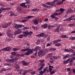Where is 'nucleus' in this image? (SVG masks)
<instances>
[{"label": "nucleus", "mask_w": 75, "mask_h": 75, "mask_svg": "<svg viewBox=\"0 0 75 75\" xmlns=\"http://www.w3.org/2000/svg\"><path fill=\"white\" fill-rule=\"evenodd\" d=\"M48 52V49H47L45 50V51L42 50L40 51V52L38 53V55H39L40 57H42L45 55V54L47 53Z\"/></svg>", "instance_id": "nucleus-1"}, {"label": "nucleus", "mask_w": 75, "mask_h": 75, "mask_svg": "<svg viewBox=\"0 0 75 75\" xmlns=\"http://www.w3.org/2000/svg\"><path fill=\"white\" fill-rule=\"evenodd\" d=\"M23 33L24 34V37H27V35H31L32 34L33 32L31 31L28 32V31H26L23 32Z\"/></svg>", "instance_id": "nucleus-2"}, {"label": "nucleus", "mask_w": 75, "mask_h": 75, "mask_svg": "<svg viewBox=\"0 0 75 75\" xmlns=\"http://www.w3.org/2000/svg\"><path fill=\"white\" fill-rule=\"evenodd\" d=\"M38 37H43L44 38H47V35H45V33H42L40 34H39L38 35Z\"/></svg>", "instance_id": "nucleus-3"}, {"label": "nucleus", "mask_w": 75, "mask_h": 75, "mask_svg": "<svg viewBox=\"0 0 75 75\" xmlns=\"http://www.w3.org/2000/svg\"><path fill=\"white\" fill-rule=\"evenodd\" d=\"M15 58H14L13 59H7L6 60V61L7 62H10L11 63H13L15 62V61H16L17 60V59Z\"/></svg>", "instance_id": "nucleus-4"}, {"label": "nucleus", "mask_w": 75, "mask_h": 75, "mask_svg": "<svg viewBox=\"0 0 75 75\" xmlns=\"http://www.w3.org/2000/svg\"><path fill=\"white\" fill-rule=\"evenodd\" d=\"M10 50H11V48L10 47H7L2 49V51H10Z\"/></svg>", "instance_id": "nucleus-5"}, {"label": "nucleus", "mask_w": 75, "mask_h": 75, "mask_svg": "<svg viewBox=\"0 0 75 75\" xmlns=\"http://www.w3.org/2000/svg\"><path fill=\"white\" fill-rule=\"evenodd\" d=\"M17 10L18 11L20 14H22L23 13V10L20 7H18L17 8Z\"/></svg>", "instance_id": "nucleus-6"}, {"label": "nucleus", "mask_w": 75, "mask_h": 75, "mask_svg": "<svg viewBox=\"0 0 75 75\" xmlns=\"http://www.w3.org/2000/svg\"><path fill=\"white\" fill-rule=\"evenodd\" d=\"M25 4H26V3H22L20 4V6L21 7H23L24 8H27V6L25 5Z\"/></svg>", "instance_id": "nucleus-7"}, {"label": "nucleus", "mask_w": 75, "mask_h": 75, "mask_svg": "<svg viewBox=\"0 0 75 75\" xmlns=\"http://www.w3.org/2000/svg\"><path fill=\"white\" fill-rule=\"evenodd\" d=\"M22 64H23V65L24 66H27L28 65H29V63L26 62L24 61H23L21 62Z\"/></svg>", "instance_id": "nucleus-8"}, {"label": "nucleus", "mask_w": 75, "mask_h": 75, "mask_svg": "<svg viewBox=\"0 0 75 75\" xmlns=\"http://www.w3.org/2000/svg\"><path fill=\"white\" fill-rule=\"evenodd\" d=\"M7 35L10 38H13V35L11 33H7Z\"/></svg>", "instance_id": "nucleus-9"}, {"label": "nucleus", "mask_w": 75, "mask_h": 75, "mask_svg": "<svg viewBox=\"0 0 75 75\" xmlns=\"http://www.w3.org/2000/svg\"><path fill=\"white\" fill-rule=\"evenodd\" d=\"M38 18H37L34 20L33 23L35 24H38Z\"/></svg>", "instance_id": "nucleus-10"}, {"label": "nucleus", "mask_w": 75, "mask_h": 75, "mask_svg": "<svg viewBox=\"0 0 75 75\" xmlns=\"http://www.w3.org/2000/svg\"><path fill=\"white\" fill-rule=\"evenodd\" d=\"M68 13L69 14H71L72 13H74V10H72L71 9V8H69L68 9Z\"/></svg>", "instance_id": "nucleus-11"}, {"label": "nucleus", "mask_w": 75, "mask_h": 75, "mask_svg": "<svg viewBox=\"0 0 75 75\" xmlns=\"http://www.w3.org/2000/svg\"><path fill=\"white\" fill-rule=\"evenodd\" d=\"M60 11H61V13H59L58 14V15H61L62 14L64 13V12H63V11H64V9L62 8H60L59 9Z\"/></svg>", "instance_id": "nucleus-12"}, {"label": "nucleus", "mask_w": 75, "mask_h": 75, "mask_svg": "<svg viewBox=\"0 0 75 75\" xmlns=\"http://www.w3.org/2000/svg\"><path fill=\"white\" fill-rule=\"evenodd\" d=\"M49 72V71L48 70V69H47V67H46L44 69V71H43L44 73L45 74H47V73Z\"/></svg>", "instance_id": "nucleus-13"}, {"label": "nucleus", "mask_w": 75, "mask_h": 75, "mask_svg": "<svg viewBox=\"0 0 75 75\" xmlns=\"http://www.w3.org/2000/svg\"><path fill=\"white\" fill-rule=\"evenodd\" d=\"M55 2L54 1H53V2H51V4H50V6H52V7H55L56 6H55Z\"/></svg>", "instance_id": "nucleus-14"}, {"label": "nucleus", "mask_w": 75, "mask_h": 75, "mask_svg": "<svg viewBox=\"0 0 75 75\" xmlns=\"http://www.w3.org/2000/svg\"><path fill=\"white\" fill-rule=\"evenodd\" d=\"M8 25H9V24H8L4 23V24H2V27H4V28H7V26H8Z\"/></svg>", "instance_id": "nucleus-15"}, {"label": "nucleus", "mask_w": 75, "mask_h": 75, "mask_svg": "<svg viewBox=\"0 0 75 75\" xmlns=\"http://www.w3.org/2000/svg\"><path fill=\"white\" fill-rule=\"evenodd\" d=\"M30 53H32V51H28L25 53L24 54L25 55H29Z\"/></svg>", "instance_id": "nucleus-16"}, {"label": "nucleus", "mask_w": 75, "mask_h": 75, "mask_svg": "<svg viewBox=\"0 0 75 75\" xmlns=\"http://www.w3.org/2000/svg\"><path fill=\"white\" fill-rule=\"evenodd\" d=\"M69 61H70V59H69V58L67 59L66 61H64L63 62V63L64 64H68V63L69 62Z\"/></svg>", "instance_id": "nucleus-17"}, {"label": "nucleus", "mask_w": 75, "mask_h": 75, "mask_svg": "<svg viewBox=\"0 0 75 75\" xmlns=\"http://www.w3.org/2000/svg\"><path fill=\"white\" fill-rule=\"evenodd\" d=\"M61 41V40H54L53 41V44H56L59 42H60Z\"/></svg>", "instance_id": "nucleus-18"}, {"label": "nucleus", "mask_w": 75, "mask_h": 75, "mask_svg": "<svg viewBox=\"0 0 75 75\" xmlns=\"http://www.w3.org/2000/svg\"><path fill=\"white\" fill-rule=\"evenodd\" d=\"M69 59H70V60H71V62H73L75 60V57H72L71 58H69Z\"/></svg>", "instance_id": "nucleus-19"}, {"label": "nucleus", "mask_w": 75, "mask_h": 75, "mask_svg": "<svg viewBox=\"0 0 75 75\" xmlns=\"http://www.w3.org/2000/svg\"><path fill=\"white\" fill-rule=\"evenodd\" d=\"M42 28H47V24H45L43 25L42 26Z\"/></svg>", "instance_id": "nucleus-20"}, {"label": "nucleus", "mask_w": 75, "mask_h": 75, "mask_svg": "<svg viewBox=\"0 0 75 75\" xmlns=\"http://www.w3.org/2000/svg\"><path fill=\"white\" fill-rule=\"evenodd\" d=\"M18 72L19 74H21V72L23 71V70L21 69H19L18 70Z\"/></svg>", "instance_id": "nucleus-21"}, {"label": "nucleus", "mask_w": 75, "mask_h": 75, "mask_svg": "<svg viewBox=\"0 0 75 75\" xmlns=\"http://www.w3.org/2000/svg\"><path fill=\"white\" fill-rule=\"evenodd\" d=\"M58 13H54L51 16V17H52V16H53L54 17H55V16H58Z\"/></svg>", "instance_id": "nucleus-22"}, {"label": "nucleus", "mask_w": 75, "mask_h": 75, "mask_svg": "<svg viewBox=\"0 0 75 75\" xmlns=\"http://www.w3.org/2000/svg\"><path fill=\"white\" fill-rule=\"evenodd\" d=\"M25 51H32V50L31 49H30L29 47H28L26 49H25Z\"/></svg>", "instance_id": "nucleus-23"}, {"label": "nucleus", "mask_w": 75, "mask_h": 75, "mask_svg": "<svg viewBox=\"0 0 75 75\" xmlns=\"http://www.w3.org/2000/svg\"><path fill=\"white\" fill-rule=\"evenodd\" d=\"M11 68H9V69H1V71H2V72L3 71H6L7 70H10V69H11Z\"/></svg>", "instance_id": "nucleus-24"}, {"label": "nucleus", "mask_w": 75, "mask_h": 75, "mask_svg": "<svg viewBox=\"0 0 75 75\" xmlns=\"http://www.w3.org/2000/svg\"><path fill=\"white\" fill-rule=\"evenodd\" d=\"M16 59H19V58H20V54H18V55L16 57H14Z\"/></svg>", "instance_id": "nucleus-25"}, {"label": "nucleus", "mask_w": 75, "mask_h": 75, "mask_svg": "<svg viewBox=\"0 0 75 75\" xmlns=\"http://www.w3.org/2000/svg\"><path fill=\"white\" fill-rule=\"evenodd\" d=\"M44 74V71H41L38 74V75H43Z\"/></svg>", "instance_id": "nucleus-26"}, {"label": "nucleus", "mask_w": 75, "mask_h": 75, "mask_svg": "<svg viewBox=\"0 0 75 75\" xmlns=\"http://www.w3.org/2000/svg\"><path fill=\"white\" fill-rule=\"evenodd\" d=\"M25 72L27 73V72H30V71H32L33 70L32 69H29L27 70H24Z\"/></svg>", "instance_id": "nucleus-27"}, {"label": "nucleus", "mask_w": 75, "mask_h": 75, "mask_svg": "<svg viewBox=\"0 0 75 75\" xmlns=\"http://www.w3.org/2000/svg\"><path fill=\"white\" fill-rule=\"evenodd\" d=\"M52 17V18H55V20H56V21H57L58 19V18H57V17L55 16H52V17Z\"/></svg>", "instance_id": "nucleus-28"}, {"label": "nucleus", "mask_w": 75, "mask_h": 75, "mask_svg": "<svg viewBox=\"0 0 75 75\" xmlns=\"http://www.w3.org/2000/svg\"><path fill=\"white\" fill-rule=\"evenodd\" d=\"M49 67L50 68L49 69L50 70V72H51V71L52 70V69H51V68H54V67L52 66H49Z\"/></svg>", "instance_id": "nucleus-29"}, {"label": "nucleus", "mask_w": 75, "mask_h": 75, "mask_svg": "<svg viewBox=\"0 0 75 75\" xmlns=\"http://www.w3.org/2000/svg\"><path fill=\"white\" fill-rule=\"evenodd\" d=\"M11 9V8H4L3 10H10Z\"/></svg>", "instance_id": "nucleus-30"}, {"label": "nucleus", "mask_w": 75, "mask_h": 75, "mask_svg": "<svg viewBox=\"0 0 75 75\" xmlns=\"http://www.w3.org/2000/svg\"><path fill=\"white\" fill-rule=\"evenodd\" d=\"M69 56V54H67L66 56H64V57H63V58L64 59H65L66 58H67V57H68Z\"/></svg>", "instance_id": "nucleus-31"}, {"label": "nucleus", "mask_w": 75, "mask_h": 75, "mask_svg": "<svg viewBox=\"0 0 75 75\" xmlns=\"http://www.w3.org/2000/svg\"><path fill=\"white\" fill-rule=\"evenodd\" d=\"M54 27V26H51V25H49L48 26V29H50V28H51L52 27Z\"/></svg>", "instance_id": "nucleus-32"}, {"label": "nucleus", "mask_w": 75, "mask_h": 75, "mask_svg": "<svg viewBox=\"0 0 75 75\" xmlns=\"http://www.w3.org/2000/svg\"><path fill=\"white\" fill-rule=\"evenodd\" d=\"M34 16H29L28 17H27V18H28V19H30V18H33V17H34Z\"/></svg>", "instance_id": "nucleus-33"}, {"label": "nucleus", "mask_w": 75, "mask_h": 75, "mask_svg": "<svg viewBox=\"0 0 75 75\" xmlns=\"http://www.w3.org/2000/svg\"><path fill=\"white\" fill-rule=\"evenodd\" d=\"M69 65L70 66H72L73 65H72V63L73 62H71V60H70L69 61Z\"/></svg>", "instance_id": "nucleus-34"}, {"label": "nucleus", "mask_w": 75, "mask_h": 75, "mask_svg": "<svg viewBox=\"0 0 75 75\" xmlns=\"http://www.w3.org/2000/svg\"><path fill=\"white\" fill-rule=\"evenodd\" d=\"M13 26L15 28H17V25H16V24H12Z\"/></svg>", "instance_id": "nucleus-35"}, {"label": "nucleus", "mask_w": 75, "mask_h": 75, "mask_svg": "<svg viewBox=\"0 0 75 75\" xmlns=\"http://www.w3.org/2000/svg\"><path fill=\"white\" fill-rule=\"evenodd\" d=\"M4 65L5 66H11V64H7V63H5L4 64Z\"/></svg>", "instance_id": "nucleus-36"}, {"label": "nucleus", "mask_w": 75, "mask_h": 75, "mask_svg": "<svg viewBox=\"0 0 75 75\" xmlns=\"http://www.w3.org/2000/svg\"><path fill=\"white\" fill-rule=\"evenodd\" d=\"M24 35H21L19 36L18 38H23V36H24Z\"/></svg>", "instance_id": "nucleus-37"}, {"label": "nucleus", "mask_w": 75, "mask_h": 75, "mask_svg": "<svg viewBox=\"0 0 75 75\" xmlns=\"http://www.w3.org/2000/svg\"><path fill=\"white\" fill-rule=\"evenodd\" d=\"M61 45L60 43H58L55 45L57 47H59V46H61Z\"/></svg>", "instance_id": "nucleus-38"}, {"label": "nucleus", "mask_w": 75, "mask_h": 75, "mask_svg": "<svg viewBox=\"0 0 75 75\" xmlns=\"http://www.w3.org/2000/svg\"><path fill=\"white\" fill-rule=\"evenodd\" d=\"M26 1V4H30V1L29 0H25Z\"/></svg>", "instance_id": "nucleus-39"}, {"label": "nucleus", "mask_w": 75, "mask_h": 75, "mask_svg": "<svg viewBox=\"0 0 75 75\" xmlns=\"http://www.w3.org/2000/svg\"><path fill=\"white\" fill-rule=\"evenodd\" d=\"M22 27V25H17V28H21Z\"/></svg>", "instance_id": "nucleus-40"}, {"label": "nucleus", "mask_w": 75, "mask_h": 75, "mask_svg": "<svg viewBox=\"0 0 75 75\" xmlns=\"http://www.w3.org/2000/svg\"><path fill=\"white\" fill-rule=\"evenodd\" d=\"M28 21V19H26L25 20H23L22 21V23H24V22H25L26 21Z\"/></svg>", "instance_id": "nucleus-41"}, {"label": "nucleus", "mask_w": 75, "mask_h": 75, "mask_svg": "<svg viewBox=\"0 0 75 75\" xmlns=\"http://www.w3.org/2000/svg\"><path fill=\"white\" fill-rule=\"evenodd\" d=\"M20 68V66H16L15 67L16 70Z\"/></svg>", "instance_id": "nucleus-42"}, {"label": "nucleus", "mask_w": 75, "mask_h": 75, "mask_svg": "<svg viewBox=\"0 0 75 75\" xmlns=\"http://www.w3.org/2000/svg\"><path fill=\"white\" fill-rule=\"evenodd\" d=\"M65 21L69 22V18L64 19V20L63 21Z\"/></svg>", "instance_id": "nucleus-43"}, {"label": "nucleus", "mask_w": 75, "mask_h": 75, "mask_svg": "<svg viewBox=\"0 0 75 75\" xmlns=\"http://www.w3.org/2000/svg\"><path fill=\"white\" fill-rule=\"evenodd\" d=\"M45 62V61L44 60H40L39 61V62L40 63H43L44 62Z\"/></svg>", "instance_id": "nucleus-44"}, {"label": "nucleus", "mask_w": 75, "mask_h": 75, "mask_svg": "<svg viewBox=\"0 0 75 75\" xmlns=\"http://www.w3.org/2000/svg\"><path fill=\"white\" fill-rule=\"evenodd\" d=\"M66 37H67V35H62L61 36V38H66Z\"/></svg>", "instance_id": "nucleus-45"}, {"label": "nucleus", "mask_w": 75, "mask_h": 75, "mask_svg": "<svg viewBox=\"0 0 75 75\" xmlns=\"http://www.w3.org/2000/svg\"><path fill=\"white\" fill-rule=\"evenodd\" d=\"M11 54L12 55H16V52H13L11 53Z\"/></svg>", "instance_id": "nucleus-46"}, {"label": "nucleus", "mask_w": 75, "mask_h": 75, "mask_svg": "<svg viewBox=\"0 0 75 75\" xmlns=\"http://www.w3.org/2000/svg\"><path fill=\"white\" fill-rule=\"evenodd\" d=\"M55 72H56V71L55 70H53L52 72H50V74H53L55 73Z\"/></svg>", "instance_id": "nucleus-47"}, {"label": "nucleus", "mask_w": 75, "mask_h": 75, "mask_svg": "<svg viewBox=\"0 0 75 75\" xmlns=\"http://www.w3.org/2000/svg\"><path fill=\"white\" fill-rule=\"evenodd\" d=\"M6 41H11V39H10V38H8L6 39Z\"/></svg>", "instance_id": "nucleus-48"}, {"label": "nucleus", "mask_w": 75, "mask_h": 75, "mask_svg": "<svg viewBox=\"0 0 75 75\" xmlns=\"http://www.w3.org/2000/svg\"><path fill=\"white\" fill-rule=\"evenodd\" d=\"M17 31L18 34H20L21 33V30L20 29H18L17 30Z\"/></svg>", "instance_id": "nucleus-49"}, {"label": "nucleus", "mask_w": 75, "mask_h": 75, "mask_svg": "<svg viewBox=\"0 0 75 75\" xmlns=\"http://www.w3.org/2000/svg\"><path fill=\"white\" fill-rule=\"evenodd\" d=\"M59 30L61 31H64V28H62L61 29H60Z\"/></svg>", "instance_id": "nucleus-50"}, {"label": "nucleus", "mask_w": 75, "mask_h": 75, "mask_svg": "<svg viewBox=\"0 0 75 75\" xmlns=\"http://www.w3.org/2000/svg\"><path fill=\"white\" fill-rule=\"evenodd\" d=\"M43 68V67H40L39 69H38L39 71H41Z\"/></svg>", "instance_id": "nucleus-51"}, {"label": "nucleus", "mask_w": 75, "mask_h": 75, "mask_svg": "<svg viewBox=\"0 0 75 75\" xmlns=\"http://www.w3.org/2000/svg\"><path fill=\"white\" fill-rule=\"evenodd\" d=\"M51 2H49L46 3V4L48 5H51Z\"/></svg>", "instance_id": "nucleus-52"}, {"label": "nucleus", "mask_w": 75, "mask_h": 75, "mask_svg": "<svg viewBox=\"0 0 75 75\" xmlns=\"http://www.w3.org/2000/svg\"><path fill=\"white\" fill-rule=\"evenodd\" d=\"M64 51H65V52H70V51L69 50L67 49H65Z\"/></svg>", "instance_id": "nucleus-53"}, {"label": "nucleus", "mask_w": 75, "mask_h": 75, "mask_svg": "<svg viewBox=\"0 0 75 75\" xmlns=\"http://www.w3.org/2000/svg\"><path fill=\"white\" fill-rule=\"evenodd\" d=\"M53 59H57V57H56V56H53Z\"/></svg>", "instance_id": "nucleus-54"}, {"label": "nucleus", "mask_w": 75, "mask_h": 75, "mask_svg": "<svg viewBox=\"0 0 75 75\" xmlns=\"http://www.w3.org/2000/svg\"><path fill=\"white\" fill-rule=\"evenodd\" d=\"M38 21L39 22V23H41L42 21L41 20V19H38Z\"/></svg>", "instance_id": "nucleus-55"}, {"label": "nucleus", "mask_w": 75, "mask_h": 75, "mask_svg": "<svg viewBox=\"0 0 75 75\" xmlns=\"http://www.w3.org/2000/svg\"><path fill=\"white\" fill-rule=\"evenodd\" d=\"M38 50V49H37V47H36L35 49H34V51H37Z\"/></svg>", "instance_id": "nucleus-56"}, {"label": "nucleus", "mask_w": 75, "mask_h": 75, "mask_svg": "<svg viewBox=\"0 0 75 75\" xmlns=\"http://www.w3.org/2000/svg\"><path fill=\"white\" fill-rule=\"evenodd\" d=\"M17 50H18V49L16 48H14L13 49V51H17Z\"/></svg>", "instance_id": "nucleus-57"}, {"label": "nucleus", "mask_w": 75, "mask_h": 75, "mask_svg": "<svg viewBox=\"0 0 75 75\" xmlns=\"http://www.w3.org/2000/svg\"><path fill=\"white\" fill-rule=\"evenodd\" d=\"M40 42V39L38 40L37 41V42H36V44H39Z\"/></svg>", "instance_id": "nucleus-58"}, {"label": "nucleus", "mask_w": 75, "mask_h": 75, "mask_svg": "<svg viewBox=\"0 0 75 75\" xmlns=\"http://www.w3.org/2000/svg\"><path fill=\"white\" fill-rule=\"evenodd\" d=\"M18 34V32H17V31H16L14 32V34L15 35Z\"/></svg>", "instance_id": "nucleus-59"}, {"label": "nucleus", "mask_w": 75, "mask_h": 75, "mask_svg": "<svg viewBox=\"0 0 75 75\" xmlns=\"http://www.w3.org/2000/svg\"><path fill=\"white\" fill-rule=\"evenodd\" d=\"M52 51H55V50H56V48H52Z\"/></svg>", "instance_id": "nucleus-60"}, {"label": "nucleus", "mask_w": 75, "mask_h": 75, "mask_svg": "<svg viewBox=\"0 0 75 75\" xmlns=\"http://www.w3.org/2000/svg\"><path fill=\"white\" fill-rule=\"evenodd\" d=\"M50 59L51 60V61H53V57L52 56H51L50 57Z\"/></svg>", "instance_id": "nucleus-61"}, {"label": "nucleus", "mask_w": 75, "mask_h": 75, "mask_svg": "<svg viewBox=\"0 0 75 75\" xmlns=\"http://www.w3.org/2000/svg\"><path fill=\"white\" fill-rule=\"evenodd\" d=\"M39 28V27L37 26L36 27V29L35 30H38Z\"/></svg>", "instance_id": "nucleus-62"}, {"label": "nucleus", "mask_w": 75, "mask_h": 75, "mask_svg": "<svg viewBox=\"0 0 75 75\" xmlns=\"http://www.w3.org/2000/svg\"><path fill=\"white\" fill-rule=\"evenodd\" d=\"M61 2H58L56 4L57 5H60V4H61Z\"/></svg>", "instance_id": "nucleus-63"}, {"label": "nucleus", "mask_w": 75, "mask_h": 75, "mask_svg": "<svg viewBox=\"0 0 75 75\" xmlns=\"http://www.w3.org/2000/svg\"><path fill=\"white\" fill-rule=\"evenodd\" d=\"M48 18H46L45 19V20H44L45 21H48Z\"/></svg>", "instance_id": "nucleus-64"}]
</instances>
